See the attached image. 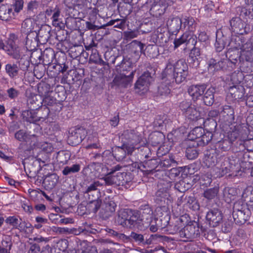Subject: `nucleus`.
<instances>
[{
  "label": "nucleus",
  "mask_w": 253,
  "mask_h": 253,
  "mask_svg": "<svg viewBox=\"0 0 253 253\" xmlns=\"http://www.w3.org/2000/svg\"><path fill=\"white\" fill-rule=\"evenodd\" d=\"M188 75V66L185 60L180 59L173 65H167L162 74L163 79L174 80L177 84H180L186 80Z\"/></svg>",
  "instance_id": "nucleus-1"
},
{
  "label": "nucleus",
  "mask_w": 253,
  "mask_h": 253,
  "mask_svg": "<svg viewBox=\"0 0 253 253\" xmlns=\"http://www.w3.org/2000/svg\"><path fill=\"white\" fill-rule=\"evenodd\" d=\"M155 70L152 68L144 72L138 79L135 84V88L140 94L144 93L148 90L149 86L154 81L153 76Z\"/></svg>",
  "instance_id": "nucleus-2"
},
{
  "label": "nucleus",
  "mask_w": 253,
  "mask_h": 253,
  "mask_svg": "<svg viewBox=\"0 0 253 253\" xmlns=\"http://www.w3.org/2000/svg\"><path fill=\"white\" fill-rule=\"evenodd\" d=\"M233 162V161L229 160V159H224L219 166L216 167L218 170L217 176L222 177L227 173H229V176H236L238 171V167Z\"/></svg>",
  "instance_id": "nucleus-3"
},
{
  "label": "nucleus",
  "mask_w": 253,
  "mask_h": 253,
  "mask_svg": "<svg viewBox=\"0 0 253 253\" xmlns=\"http://www.w3.org/2000/svg\"><path fill=\"white\" fill-rule=\"evenodd\" d=\"M86 134V130L83 127L70 129L67 139L68 143L72 146L78 145L84 139Z\"/></svg>",
  "instance_id": "nucleus-4"
},
{
  "label": "nucleus",
  "mask_w": 253,
  "mask_h": 253,
  "mask_svg": "<svg viewBox=\"0 0 253 253\" xmlns=\"http://www.w3.org/2000/svg\"><path fill=\"white\" fill-rule=\"evenodd\" d=\"M145 235L134 232H132L130 235V238L133 239L138 245H150L163 238L164 237L158 234L151 235L149 238L145 239Z\"/></svg>",
  "instance_id": "nucleus-5"
},
{
  "label": "nucleus",
  "mask_w": 253,
  "mask_h": 253,
  "mask_svg": "<svg viewBox=\"0 0 253 253\" xmlns=\"http://www.w3.org/2000/svg\"><path fill=\"white\" fill-rule=\"evenodd\" d=\"M117 205L112 199L105 197L101 205L100 216L103 219H107L111 216L115 211Z\"/></svg>",
  "instance_id": "nucleus-6"
},
{
  "label": "nucleus",
  "mask_w": 253,
  "mask_h": 253,
  "mask_svg": "<svg viewBox=\"0 0 253 253\" xmlns=\"http://www.w3.org/2000/svg\"><path fill=\"white\" fill-rule=\"evenodd\" d=\"M134 74V72H131L128 75L124 74H118L114 77L112 84L118 87L126 88L131 84Z\"/></svg>",
  "instance_id": "nucleus-7"
},
{
  "label": "nucleus",
  "mask_w": 253,
  "mask_h": 253,
  "mask_svg": "<svg viewBox=\"0 0 253 253\" xmlns=\"http://www.w3.org/2000/svg\"><path fill=\"white\" fill-rule=\"evenodd\" d=\"M134 150V147L128 144H123L121 147H115L112 148V154L118 161H123L126 157V154H131Z\"/></svg>",
  "instance_id": "nucleus-8"
},
{
  "label": "nucleus",
  "mask_w": 253,
  "mask_h": 253,
  "mask_svg": "<svg viewBox=\"0 0 253 253\" xmlns=\"http://www.w3.org/2000/svg\"><path fill=\"white\" fill-rule=\"evenodd\" d=\"M223 219L222 212L217 209L210 210L207 213L206 220L211 227L218 226Z\"/></svg>",
  "instance_id": "nucleus-9"
},
{
  "label": "nucleus",
  "mask_w": 253,
  "mask_h": 253,
  "mask_svg": "<svg viewBox=\"0 0 253 253\" xmlns=\"http://www.w3.org/2000/svg\"><path fill=\"white\" fill-rule=\"evenodd\" d=\"M200 234L199 227L197 222H194L185 226L180 231V236L187 239H194Z\"/></svg>",
  "instance_id": "nucleus-10"
},
{
  "label": "nucleus",
  "mask_w": 253,
  "mask_h": 253,
  "mask_svg": "<svg viewBox=\"0 0 253 253\" xmlns=\"http://www.w3.org/2000/svg\"><path fill=\"white\" fill-rule=\"evenodd\" d=\"M123 144H128L129 146H134V145L139 143L141 137L133 130H126L122 135Z\"/></svg>",
  "instance_id": "nucleus-11"
},
{
  "label": "nucleus",
  "mask_w": 253,
  "mask_h": 253,
  "mask_svg": "<svg viewBox=\"0 0 253 253\" xmlns=\"http://www.w3.org/2000/svg\"><path fill=\"white\" fill-rule=\"evenodd\" d=\"M218 152L219 150L217 149H211L206 152L204 163L207 167L212 168L216 166L220 158Z\"/></svg>",
  "instance_id": "nucleus-12"
},
{
  "label": "nucleus",
  "mask_w": 253,
  "mask_h": 253,
  "mask_svg": "<svg viewBox=\"0 0 253 253\" xmlns=\"http://www.w3.org/2000/svg\"><path fill=\"white\" fill-rule=\"evenodd\" d=\"M231 30L240 35H243L248 32L246 24L239 17H233L230 21Z\"/></svg>",
  "instance_id": "nucleus-13"
},
{
  "label": "nucleus",
  "mask_w": 253,
  "mask_h": 253,
  "mask_svg": "<svg viewBox=\"0 0 253 253\" xmlns=\"http://www.w3.org/2000/svg\"><path fill=\"white\" fill-rule=\"evenodd\" d=\"M197 42V37L192 33H185L180 38L175 39L174 41V47L177 48L181 44L185 43L186 45L191 44L195 45Z\"/></svg>",
  "instance_id": "nucleus-14"
},
{
  "label": "nucleus",
  "mask_w": 253,
  "mask_h": 253,
  "mask_svg": "<svg viewBox=\"0 0 253 253\" xmlns=\"http://www.w3.org/2000/svg\"><path fill=\"white\" fill-rule=\"evenodd\" d=\"M140 216L142 224L150 223L153 218V211L148 205H141L138 211Z\"/></svg>",
  "instance_id": "nucleus-15"
},
{
  "label": "nucleus",
  "mask_w": 253,
  "mask_h": 253,
  "mask_svg": "<svg viewBox=\"0 0 253 253\" xmlns=\"http://www.w3.org/2000/svg\"><path fill=\"white\" fill-rule=\"evenodd\" d=\"M182 21L178 17H171L167 22L169 32L172 35L176 34L181 28Z\"/></svg>",
  "instance_id": "nucleus-16"
},
{
  "label": "nucleus",
  "mask_w": 253,
  "mask_h": 253,
  "mask_svg": "<svg viewBox=\"0 0 253 253\" xmlns=\"http://www.w3.org/2000/svg\"><path fill=\"white\" fill-rule=\"evenodd\" d=\"M201 51L199 48L194 46L189 53L188 61L193 68H197L200 64Z\"/></svg>",
  "instance_id": "nucleus-17"
},
{
  "label": "nucleus",
  "mask_w": 253,
  "mask_h": 253,
  "mask_svg": "<svg viewBox=\"0 0 253 253\" xmlns=\"http://www.w3.org/2000/svg\"><path fill=\"white\" fill-rule=\"evenodd\" d=\"M103 185H104V183H101L99 181H94L88 183L84 187V193L87 194L89 197L90 196L93 197V194H96L97 196L99 193V190L97 188Z\"/></svg>",
  "instance_id": "nucleus-18"
},
{
  "label": "nucleus",
  "mask_w": 253,
  "mask_h": 253,
  "mask_svg": "<svg viewBox=\"0 0 253 253\" xmlns=\"http://www.w3.org/2000/svg\"><path fill=\"white\" fill-rule=\"evenodd\" d=\"M14 17V12L13 11L12 6L5 5L0 6V19L8 21Z\"/></svg>",
  "instance_id": "nucleus-19"
},
{
  "label": "nucleus",
  "mask_w": 253,
  "mask_h": 253,
  "mask_svg": "<svg viewBox=\"0 0 253 253\" xmlns=\"http://www.w3.org/2000/svg\"><path fill=\"white\" fill-rule=\"evenodd\" d=\"M122 169V167L119 165L113 167L110 169V171L106 174L104 176L100 178L104 181V185L107 186L115 185L114 179L113 176V173L114 171H118Z\"/></svg>",
  "instance_id": "nucleus-20"
},
{
  "label": "nucleus",
  "mask_w": 253,
  "mask_h": 253,
  "mask_svg": "<svg viewBox=\"0 0 253 253\" xmlns=\"http://www.w3.org/2000/svg\"><path fill=\"white\" fill-rule=\"evenodd\" d=\"M22 117L24 121L30 123H36L43 119V117L38 116L35 111L25 110L22 112Z\"/></svg>",
  "instance_id": "nucleus-21"
},
{
  "label": "nucleus",
  "mask_w": 253,
  "mask_h": 253,
  "mask_svg": "<svg viewBox=\"0 0 253 253\" xmlns=\"http://www.w3.org/2000/svg\"><path fill=\"white\" fill-rule=\"evenodd\" d=\"M145 44L139 41L133 40L129 44V47L132 53L139 57L141 54H146L144 50Z\"/></svg>",
  "instance_id": "nucleus-22"
},
{
  "label": "nucleus",
  "mask_w": 253,
  "mask_h": 253,
  "mask_svg": "<svg viewBox=\"0 0 253 253\" xmlns=\"http://www.w3.org/2000/svg\"><path fill=\"white\" fill-rule=\"evenodd\" d=\"M205 89L204 85H193L188 88V92L193 99H197L204 93Z\"/></svg>",
  "instance_id": "nucleus-23"
},
{
  "label": "nucleus",
  "mask_w": 253,
  "mask_h": 253,
  "mask_svg": "<svg viewBox=\"0 0 253 253\" xmlns=\"http://www.w3.org/2000/svg\"><path fill=\"white\" fill-rule=\"evenodd\" d=\"M5 222L12 226L13 228L22 230L25 227V222L22 219L15 216H9L5 220Z\"/></svg>",
  "instance_id": "nucleus-24"
},
{
  "label": "nucleus",
  "mask_w": 253,
  "mask_h": 253,
  "mask_svg": "<svg viewBox=\"0 0 253 253\" xmlns=\"http://www.w3.org/2000/svg\"><path fill=\"white\" fill-rule=\"evenodd\" d=\"M27 104L30 110H37L42 106V98L41 96L38 95L31 96L28 98Z\"/></svg>",
  "instance_id": "nucleus-25"
},
{
  "label": "nucleus",
  "mask_w": 253,
  "mask_h": 253,
  "mask_svg": "<svg viewBox=\"0 0 253 253\" xmlns=\"http://www.w3.org/2000/svg\"><path fill=\"white\" fill-rule=\"evenodd\" d=\"M167 7V4L153 3L150 12L151 15L156 17L163 14Z\"/></svg>",
  "instance_id": "nucleus-26"
},
{
  "label": "nucleus",
  "mask_w": 253,
  "mask_h": 253,
  "mask_svg": "<svg viewBox=\"0 0 253 253\" xmlns=\"http://www.w3.org/2000/svg\"><path fill=\"white\" fill-rule=\"evenodd\" d=\"M130 210H121L119 211L116 221L118 223L123 226L127 225V219L130 214Z\"/></svg>",
  "instance_id": "nucleus-27"
},
{
  "label": "nucleus",
  "mask_w": 253,
  "mask_h": 253,
  "mask_svg": "<svg viewBox=\"0 0 253 253\" xmlns=\"http://www.w3.org/2000/svg\"><path fill=\"white\" fill-rule=\"evenodd\" d=\"M142 223L140 220V216L138 211L130 210L128 219H127V225L126 227L130 228L137 224Z\"/></svg>",
  "instance_id": "nucleus-28"
},
{
  "label": "nucleus",
  "mask_w": 253,
  "mask_h": 253,
  "mask_svg": "<svg viewBox=\"0 0 253 253\" xmlns=\"http://www.w3.org/2000/svg\"><path fill=\"white\" fill-rule=\"evenodd\" d=\"M58 177L56 174L53 173L47 176L43 181V184L47 189H52L58 182Z\"/></svg>",
  "instance_id": "nucleus-29"
},
{
  "label": "nucleus",
  "mask_w": 253,
  "mask_h": 253,
  "mask_svg": "<svg viewBox=\"0 0 253 253\" xmlns=\"http://www.w3.org/2000/svg\"><path fill=\"white\" fill-rule=\"evenodd\" d=\"M37 44L35 33H31L27 34L25 42L26 48L30 51H32L36 49Z\"/></svg>",
  "instance_id": "nucleus-30"
},
{
  "label": "nucleus",
  "mask_w": 253,
  "mask_h": 253,
  "mask_svg": "<svg viewBox=\"0 0 253 253\" xmlns=\"http://www.w3.org/2000/svg\"><path fill=\"white\" fill-rule=\"evenodd\" d=\"M244 88L242 86H233L229 89V93L235 99L242 98L244 94Z\"/></svg>",
  "instance_id": "nucleus-31"
},
{
  "label": "nucleus",
  "mask_w": 253,
  "mask_h": 253,
  "mask_svg": "<svg viewBox=\"0 0 253 253\" xmlns=\"http://www.w3.org/2000/svg\"><path fill=\"white\" fill-rule=\"evenodd\" d=\"M249 211L233 212V217L234 221L239 224H243L248 220Z\"/></svg>",
  "instance_id": "nucleus-32"
},
{
  "label": "nucleus",
  "mask_w": 253,
  "mask_h": 253,
  "mask_svg": "<svg viewBox=\"0 0 253 253\" xmlns=\"http://www.w3.org/2000/svg\"><path fill=\"white\" fill-rule=\"evenodd\" d=\"M215 89L211 87L208 89L204 93L203 99L205 105L211 106L214 101V93Z\"/></svg>",
  "instance_id": "nucleus-33"
},
{
  "label": "nucleus",
  "mask_w": 253,
  "mask_h": 253,
  "mask_svg": "<svg viewBox=\"0 0 253 253\" xmlns=\"http://www.w3.org/2000/svg\"><path fill=\"white\" fill-rule=\"evenodd\" d=\"M91 159L92 160L97 161L96 162H93V164L95 165H96V167H95V168L96 169V170H97L99 173H101L104 171V169H106V168L101 163L103 161V156L101 154H93Z\"/></svg>",
  "instance_id": "nucleus-34"
},
{
  "label": "nucleus",
  "mask_w": 253,
  "mask_h": 253,
  "mask_svg": "<svg viewBox=\"0 0 253 253\" xmlns=\"http://www.w3.org/2000/svg\"><path fill=\"white\" fill-rule=\"evenodd\" d=\"M6 74L11 79H15L18 75L19 68L16 64H7L5 67Z\"/></svg>",
  "instance_id": "nucleus-35"
},
{
  "label": "nucleus",
  "mask_w": 253,
  "mask_h": 253,
  "mask_svg": "<svg viewBox=\"0 0 253 253\" xmlns=\"http://www.w3.org/2000/svg\"><path fill=\"white\" fill-rule=\"evenodd\" d=\"M221 113L226 121L232 122L234 120V111L231 106L229 105L224 106Z\"/></svg>",
  "instance_id": "nucleus-36"
},
{
  "label": "nucleus",
  "mask_w": 253,
  "mask_h": 253,
  "mask_svg": "<svg viewBox=\"0 0 253 253\" xmlns=\"http://www.w3.org/2000/svg\"><path fill=\"white\" fill-rule=\"evenodd\" d=\"M50 27L47 25H45L42 26L38 34H36L39 37L41 38L43 42H47L50 37Z\"/></svg>",
  "instance_id": "nucleus-37"
},
{
  "label": "nucleus",
  "mask_w": 253,
  "mask_h": 253,
  "mask_svg": "<svg viewBox=\"0 0 253 253\" xmlns=\"http://www.w3.org/2000/svg\"><path fill=\"white\" fill-rule=\"evenodd\" d=\"M185 116L192 121L197 120L201 117V113L198 107L192 106L186 111Z\"/></svg>",
  "instance_id": "nucleus-38"
},
{
  "label": "nucleus",
  "mask_w": 253,
  "mask_h": 253,
  "mask_svg": "<svg viewBox=\"0 0 253 253\" xmlns=\"http://www.w3.org/2000/svg\"><path fill=\"white\" fill-rule=\"evenodd\" d=\"M209 69L213 70V71L221 70L225 65L224 59L216 60L211 58L209 61Z\"/></svg>",
  "instance_id": "nucleus-39"
},
{
  "label": "nucleus",
  "mask_w": 253,
  "mask_h": 253,
  "mask_svg": "<svg viewBox=\"0 0 253 253\" xmlns=\"http://www.w3.org/2000/svg\"><path fill=\"white\" fill-rule=\"evenodd\" d=\"M12 246V243L8 237L2 239L0 244V253H10V251Z\"/></svg>",
  "instance_id": "nucleus-40"
},
{
  "label": "nucleus",
  "mask_w": 253,
  "mask_h": 253,
  "mask_svg": "<svg viewBox=\"0 0 253 253\" xmlns=\"http://www.w3.org/2000/svg\"><path fill=\"white\" fill-rule=\"evenodd\" d=\"M42 57L45 64L49 65L51 64L54 58L55 53L54 50L49 48L45 49L42 54Z\"/></svg>",
  "instance_id": "nucleus-41"
},
{
  "label": "nucleus",
  "mask_w": 253,
  "mask_h": 253,
  "mask_svg": "<svg viewBox=\"0 0 253 253\" xmlns=\"http://www.w3.org/2000/svg\"><path fill=\"white\" fill-rule=\"evenodd\" d=\"M193 144H189L188 147L186 150V155L187 158L189 160H193L196 159L198 156V151L195 147V142H192Z\"/></svg>",
  "instance_id": "nucleus-42"
},
{
  "label": "nucleus",
  "mask_w": 253,
  "mask_h": 253,
  "mask_svg": "<svg viewBox=\"0 0 253 253\" xmlns=\"http://www.w3.org/2000/svg\"><path fill=\"white\" fill-rule=\"evenodd\" d=\"M30 137L31 135L23 129L18 130L14 133V138L20 142H28Z\"/></svg>",
  "instance_id": "nucleus-43"
},
{
  "label": "nucleus",
  "mask_w": 253,
  "mask_h": 253,
  "mask_svg": "<svg viewBox=\"0 0 253 253\" xmlns=\"http://www.w3.org/2000/svg\"><path fill=\"white\" fill-rule=\"evenodd\" d=\"M114 179L115 185H123L126 180L125 178L126 176V173L125 172H117L114 171L112 174Z\"/></svg>",
  "instance_id": "nucleus-44"
},
{
  "label": "nucleus",
  "mask_w": 253,
  "mask_h": 253,
  "mask_svg": "<svg viewBox=\"0 0 253 253\" xmlns=\"http://www.w3.org/2000/svg\"><path fill=\"white\" fill-rule=\"evenodd\" d=\"M182 219L181 218H178L173 225H170L169 226V230L170 231L171 234H175L179 233L180 235V231L183 230L182 228Z\"/></svg>",
  "instance_id": "nucleus-45"
},
{
  "label": "nucleus",
  "mask_w": 253,
  "mask_h": 253,
  "mask_svg": "<svg viewBox=\"0 0 253 253\" xmlns=\"http://www.w3.org/2000/svg\"><path fill=\"white\" fill-rule=\"evenodd\" d=\"M186 180H181L175 184L174 187L180 192H185L191 187V184Z\"/></svg>",
  "instance_id": "nucleus-46"
},
{
  "label": "nucleus",
  "mask_w": 253,
  "mask_h": 253,
  "mask_svg": "<svg viewBox=\"0 0 253 253\" xmlns=\"http://www.w3.org/2000/svg\"><path fill=\"white\" fill-rule=\"evenodd\" d=\"M89 62L90 63L98 64L100 65L105 64V62L100 58L96 49H92L91 53L89 57Z\"/></svg>",
  "instance_id": "nucleus-47"
},
{
  "label": "nucleus",
  "mask_w": 253,
  "mask_h": 253,
  "mask_svg": "<svg viewBox=\"0 0 253 253\" xmlns=\"http://www.w3.org/2000/svg\"><path fill=\"white\" fill-rule=\"evenodd\" d=\"M38 90L41 95L44 97L48 95L49 93L52 92V89L50 85L45 83L39 84L38 87Z\"/></svg>",
  "instance_id": "nucleus-48"
},
{
  "label": "nucleus",
  "mask_w": 253,
  "mask_h": 253,
  "mask_svg": "<svg viewBox=\"0 0 253 253\" xmlns=\"http://www.w3.org/2000/svg\"><path fill=\"white\" fill-rule=\"evenodd\" d=\"M157 46L154 45H148L144 50L146 54L145 55L150 58L156 57L158 54V50Z\"/></svg>",
  "instance_id": "nucleus-49"
},
{
  "label": "nucleus",
  "mask_w": 253,
  "mask_h": 253,
  "mask_svg": "<svg viewBox=\"0 0 253 253\" xmlns=\"http://www.w3.org/2000/svg\"><path fill=\"white\" fill-rule=\"evenodd\" d=\"M212 134L209 131H207L203 133V136H201L200 140H197L196 145H205L208 144L209 142L212 139Z\"/></svg>",
  "instance_id": "nucleus-50"
},
{
  "label": "nucleus",
  "mask_w": 253,
  "mask_h": 253,
  "mask_svg": "<svg viewBox=\"0 0 253 253\" xmlns=\"http://www.w3.org/2000/svg\"><path fill=\"white\" fill-rule=\"evenodd\" d=\"M242 199L246 204L253 203V189L250 188L245 190L242 194Z\"/></svg>",
  "instance_id": "nucleus-51"
},
{
  "label": "nucleus",
  "mask_w": 253,
  "mask_h": 253,
  "mask_svg": "<svg viewBox=\"0 0 253 253\" xmlns=\"http://www.w3.org/2000/svg\"><path fill=\"white\" fill-rule=\"evenodd\" d=\"M204 133V129L202 127H196L194 128L190 133L189 137L191 139L200 140L203 133Z\"/></svg>",
  "instance_id": "nucleus-52"
},
{
  "label": "nucleus",
  "mask_w": 253,
  "mask_h": 253,
  "mask_svg": "<svg viewBox=\"0 0 253 253\" xmlns=\"http://www.w3.org/2000/svg\"><path fill=\"white\" fill-rule=\"evenodd\" d=\"M182 24L184 28L187 27V30L190 32L189 33H191V32L193 31L195 29V21L192 17L184 18L183 21H182Z\"/></svg>",
  "instance_id": "nucleus-53"
},
{
  "label": "nucleus",
  "mask_w": 253,
  "mask_h": 253,
  "mask_svg": "<svg viewBox=\"0 0 253 253\" xmlns=\"http://www.w3.org/2000/svg\"><path fill=\"white\" fill-rule=\"evenodd\" d=\"M218 193V188L217 187H214L212 188L208 189L205 191L203 193V196L207 199L211 200L217 196Z\"/></svg>",
  "instance_id": "nucleus-54"
},
{
  "label": "nucleus",
  "mask_w": 253,
  "mask_h": 253,
  "mask_svg": "<svg viewBox=\"0 0 253 253\" xmlns=\"http://www.w3.org/2000/svg\"><path fill=\"white\" fill-rule=\"evenodd\" d=\"M22 31L27 34L32 33L33 29V21L30 18L26 19L22 23Z\"/></svg>",
  "instance_id": "nucleus-55"
},
{
  "label": "nucleus",
  "mask_w": 253,
  "mask_h": 253,
  "mask_svg": "<svg viewBox=\"0 0 253 253\" xmlns=\"http://www.w3.org/2000/svg\"><path fill=\"white\" fill-rule=\"evenodd\" d=\"M231 144V141L227 139L218 141L217 143V146L218 147V149L223 151H227L230 149Z\"/></svg>",
  "instance_id": "nucleus-56"
},
{
  "label": "nucleus",
  "mask_w": 253,
  "mask_h": 253,
  "mask_svg": "<svg viewBox=\"0 0 253 253\" xmlns=\"http://www.w3.org/2000/svg\"><path fill=\"white\" fill-rule=\"evenodd\" d=\"M126 20L124 19L112 20L107 24V26L114 25V27L123 29L125 27Z\"/></svg>",
  "instance_id": "nucleus-57"
},
{
  "label": "nucleus",
  "mask_w": 253,
  "mask_h": 253,
  "mask_svg": "<svg viewBox=\"0 0 253 253\" xmlns=\"http://www.w3.org/2000/svg\"><path fill=\"white\" fill-rule=\"evenodd\" d=\"M80 165L79 164H75L71 167L66 166L62 170L64 175H67L72 173L78 172L80 170Z\"/></svg>",
  "instance_id": "nucleus-58"
},
{
  "label": "nucleus",
  "mask_w": 253,
  "mask_h": 253,
  "mask_svg": "<svg viewBox=\"0 0 253 253\" xmlns=\"http://www.w3.org/2000/svg\"><path fill=\"white\" fill-rule=\"evenodd\" d=\"M233 211H249V210L246 207V205L242 201H238L236 202L233 206Z\"/></svg>",
  "instance_id": "nucleus-59"
},
{
  "label": "nucleus",
  "mask_w": 253,
  "mask_h": 253,
  "mask_svg": "<svg viewBox=\"0 0 253 253\" xmlns=\"http://www.w3.org/2000/svg\"><path fill=\"white\" fill-rule=\"evenodd\" d=\"M159 221H160L158 218H152V221L150 222V223H148V224H147V223H143V225L145 227L149 226L150 230L153 232H155L158 230V228L160 227L157 223Z\"/></svg>",
  "instance_id": "nucleus-60"
},
{
  "label": "nucleus",
  "mask_w": 253,
  "mask_h": 253,
  "mask_svg": "<svg viewBox=\"0 0 253 253\" xmlns=\"http://www.w3.org/2000/svg\"><path fill=\"white\" fill-rule=\"evenodd\" d=\"M139 35L138 30L127 31L124 32V39L128 41L136 38Z\"/></svg>",
  "instance_id": "nucleus-61"
},
{
  "label": "nucleus",
  "mask_w": 253,
  "mask_h": 253,
  "mask_svg": "<svg viewBox=\"0 0 253 253\" xmlns=\"http://www.w3.org/2000/svg\"><path fill=\"white\" fill-rule=\"evenodd\" d=\"M228 56V60L233 64H235L237 61L238 59L240 58V56L239 54V52L238 51H229L228 52V54H227L226 57Z\"/></svg>",
  "instance_id": "nucleus-62"
},
{
  "label": "nucleus",
  "mask_w": 253,
  "mask_h": 253,
  "mask_svg": "<svg viewBox=\"0 0 253 253\" xmlns=\"http://www.w3.org/2000/svg\"><path fill=\"white\" fill-rule=\"evenodd\" d=\"M105 231L109 235L111 236L116 238L121 239H124L126 238V236L125 234L122 233H119L118 232L112 229L107 228L105 229Z\"/></svg>",
  "instance_id": "nucleus-63"
},
{
  "label": "nucleus",
  "mask_w": 253,
  "mask_h": 253,
  "mask_svg": "<svg viewBox=\"0 0 253 253\" xmlns=\"http://www.w3.org/2000/svg\"><path fill=\"white\" fill-rule=\"evenodd\" d=\"M158 93L161 96H168L170 93L169 87L165 84H162L158 87Z\"/></svg>",
  "instance_id": "nucleus-64"
}]
</instances>
